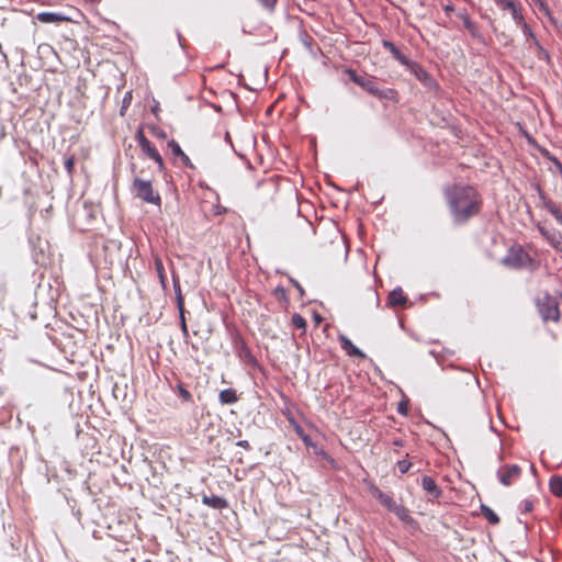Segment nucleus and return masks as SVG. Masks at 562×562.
I'll return each instance as SVG.
<instances>
[{"label":"nucleus","mask_w":562,"mask_h":562,"mask_svg":"<svg viewBox=\"0 0 562 562\" xmlns=\"http://www.w3.org/2000/svg\"><path fill=\"white\" fill-rule=\"evenodd\" d=\"M391 513H393L400 520L404 522H409L413 520L409 515V510L402 504L396 503Z\"/></svg>","instance_id":"nucleus-27"},{"label":"nucleus","mask_w":562,"mask_h":562,"mask_svg":"<svg viewBox=\"0 0 562 562\" xmlns=\"http://www.w3.org/2000/svg\"><path fill=\"white\" fill-rule=\"evenodd\" d=\"M550 492L557 496L562 497V476L553 475L549 482Z\"/></svg>","instance_id":"nucleus-28"},{"label":"nucleus","mask_w":562,"mask_h":562,"mask_svg":"<svg viewBox=\"0 0 562 562\" xmlns=\"http://www.w3.org/2000/svg\"><path fill=\"white\" fill-rule=\"evenodd\" d=\"M540 234L550 243L553 248H559L562 243V235L558 231H548L543 226L538 225Z\"/></svg>","instance_id":"nucleus-20"},{"label":"nucleus","mask_w":562,"mask_h":562,"mask_svg":"<svg viewBox=\"0 0 562 562\" xmlns=\"http://www.w3.org/2000/svg\"><path fill=\"white\" fill-rule=\"evenodd\" d=\"M135 138L138 142L140 149L157 164L159 171H162L165 169L164 159L150 140L145 136L142 128L136 132Z\"/></svg>","instance_id":"nucleus-6"},{"label":"nucleus","mask_w":562,"mask_h":562,"mask_svg":"<svg viewBox=\"0 0 562 562\" xmlns=\"http://www.w3.org/2000/svg\"><path fill=\"white\" fill-rule=\"evenodd\" d=\"M422 487L431 498H439L442 495V490L437 485L436 481L428 475L422 477Z\"/></svg>","instance_id":"nucleus-12"},{"label":"nucleus","mask_w":562,"mask_h":562,"mask_svg":"<svg viewBox=\"0 0 562 562\" xmlns=\"http://www.w3.org/2000/svg\"><path fill=\"white\" fill-rule=\"evenodd\" d=\"M396 467L402 474H405L413 467V463L407 461L406 459H403L397 461Z\"/></svg>","instance_id":"nucleus-38"},{"label":"nucleus","mask_w":562,"mask_h":562,"mask_svg":"<svg viewBox=\"0 0 562 562\" xmlns=\"http://www.w3.org/2000/svg\"><path fill=\"white\" fill-rule=\"evenodd\" d=\"M132 190L135 193V196L144 202L157 206L161 205V196L153 189L150 180H144L139 177H135L132 183Z\"/></svg>","instance_id":"nucleus-4"},{"label":"nucleus","mask_w":562,"mask_h":562,"mask_svg":"<svg viewBox=\"0 0 562 562\" xmlns=\"http://www.w3.org/2000/svg\"><path fill=\"white\" fill-rule=\"evenodd\" d=\"M290 282L297 289V291L300 292V295L303 296L304 295V289L302 288V285L293 278H290Z\"/></svg>","instance_id":"nucleus-46"},{"label":"nucleus","mask_w":562,"mask_h":562,"mask_svg":"<svg viewBox=\"0 0 562 562\" xmlns=\"http://www.w3.org/2000/svg\"><path fill=\"white\" fill-rule=\"evenodd\" d=\"M158 110H159V104H158V103H156V104L151 108V112H153L154 114H157V111H158Z\"/></svg>","instance_id":"nucleus-51"},{"label":"nucleus","mask_w":562,"mask_h":562,"mask_svg":"<svg viewBox=\"0 0 562 562\" xmlns=\"http://www.w3.org/2000/svg\"><path fill=\"white\" fill-rule=\"evenodd\" d=\"M535 190L537 191L539 199H540V205L548 210V212L557 220L559 224L562 225V211L559 204L553 202L551 199H549L543 190L541 189L540 184H535Z\"/></svg>","instance_id":"nucleus-9"},{"label":"nucleus","mask_w":562,"mask_h":562,"mask_svg":"<svg viewBox=\"0 0 562 562\" xmlns=\"http://www.w3.org/2000/svg\"><path fill=\"white\" fill-rule=\"evenodd\" d=\"M227 212V209L221 204L214 205V214L215 215H223Z\"/></svg>","instance_id":"nucleus-45"},{"label":"nucleus","mask_w":562,"mask_h":562,"mask_svg":"<svg viewBox=\"0 0 562 562\" xmlns=\"http://www.w3.org/2000/svg\"><path fill=\"white\" fill-rule=\"evenodd\" d=\"M218 400L223 405H232L238 401V395L234 389H225L220 392Z\"/></svg>","instance_id":"nucleus-23"},{"label":"nucleus","mask_w":562,"mask_h":562,"mask_svg":"<svg viewBox=\"0 0 562 562\" xmlns=\"http://www.w3.org/2000/svg\"><path fill=\"white\" fill-rule=\"evenodd\" d=\"M405 67L426 89L435 93L440 91L438 81L420 64L411 60Z\"/></svg>","instance_id":"nucleus-5"},{"label":"nucleus","mask_w":562,"mask_h":562,"mask_svg":"<svg viewBox=\"0 0 562 562\" xmlns=\"http://www.w3.org/2000/svg\"><path fill=\"white\" fill-rule=\"evenodd\" d=\"M179 312V325H180V329L182 331V335H183V339L184 341L188 344V340H189V330H188V325H187V319H186V310L184 311H178Z\"/></svg>","instance_id":"nucleus-30"},{"label":"nucleus","mask_w":562,"mask_h":562,"mask_svg":"<svg viewBox=\"0 0 562 562\" xmlns=\"http://www.w3.org/2000/svg\"><path fill=\"white\" fill-rule=\"evenodd\" d=\"M36 20L44 24H59L69 21V18L58 12H40Z\"/></svg>","instance_id":"nucleus-15"},{"label":"nucleus","mask_w":562,"mask_h":562,"mask_svg":"<svg viewBox=\"0 0 562 562\" xmlns=\"http://www.w3.org/2000/svg\"><path fill=\"white\" fill-rule=\"evenodd\" d=\"M382 46L391 53L394 59H396L401 65L406 66L411 59H408L396 45L389 41L382 40Z\"/></svg>","instance_id":"nucleus-16"},{"label":"nucleus","mask_w":562,"mask_h":562,"mask_svg":"<svg viewBox=\"0 0 562 562\" xmlns=\"http://www.w3.org/2000/svg\"><path fill=\"white\" fill-rule=\"evenodd\" d=\"M202 504L213 508V509H224L229 506L228 501L222 496L217 495H203Z\"/></svg>","instance_id":"nucleus-17"},{"label":"nucleus","mask_w":562,"mask_h":562,"mask_svg":"<svg viewBox=\"0 0 562 562\" xmlns=\"http://www.w3.org/2000/svg\"><path fill=\"white\" fill-rule=\"evenodd\" d=\"M314 449H315V453H316L317 456L322 457V459H324L325 461H327V462H328V463H330L331 465H335L336 461H335V459H334V458H333L328 452H326V451H325V450H323V449H319V450H318V449H317V447H316V448H314Z\"/></svg>","instance_id":"nucleus-39"},{"label":"nucleus","mask_w":562,"mask_h":562,"mask_svg":"<svg viewBox=\"0 0 562 562\" xmlns=\"http://www.w3.org/2000/svg\"><path fill=\"white\" fill-rule=\"evenodd\" d=\"M297 434L300 435L301 439L307 447L316 448V445L312 441V439L308 435L303 434V431L299 428H297Z\"/></svg>","instance_id":"nucleus-42"},{"label":"nucleus","mask_w":562,"mask_h":562,"mask_svg":"<svg viewBox=\"0 0 562 562\" xmlns=\"http://www.w3.org/2000/svg\"><path fill=\"white\" fill-rule=\"evenodd\" d=\"M502 10H509L515 22L522 21L521 4L517 0H494Z\"/></svg>","instance_id":"nucleus-11"},{"label":"nucleus","mask_w":562,"mask_h":562,"mask_svg":"<svg viewBox=\"0 0 562 562\" xmlns=\"http://www.w3.org/2000/svg\"><path fill=\"white\" fill-rule=\"evenodd\" d=\"M532 509H533V502L532 501H530V499L522 501V508H521V513L522 514L530 513Z\"/></svg>","instance_id":"nucleus-43"},{"label":"nucleus","mask_w":562,"mask_h":562,"mask_svg":"<svg viewBox=\"0 0 562 562\" xmlns=\"http://www.w3.org/2000/svg\"><path fill=\"white\" fill-rule=\"evenodd\" d=\"M370 492H371L372 496L374 498H376L380 502V504L383 507H385L387 510L391 512L394 508V506L396 505V502L394 501V498L391 495L382 492L378 486L372 485L370 488Z\"/></svg>","instance_id":"nucleus-13"},{"label":"nucleus","mask_w":562,"mask_h":562,"mask_svg":"<svg viewBox=\"0 0 562 562\" xmlns=\"http://www.w3.org/2000/svg\"><path fill=\"white\" fill-rule=\"evenodd\" d=\"M345 72L348 75L350 81L364 89L368 93L374 95L378 83L373 78H370L367 75H358L357 71L351 68H347Z\"/></svg>","instance_id":"nucleus-8"},{"label":"nucleus","mask_w":562,"mask_h":562,"mask_svg":"<svg viewBox=\"0 0 562 562\" xmlns=\"http://www.w3.org/2000/svg\"><path fill=\"white\" fill-rule=\"evenodd\" d=\"M499 448H501V450L503 449V446H502V443H499ZM498 459H499V461H502V460H503V454H502V451L499 452Z\"/></svg>","instance_id":"nucleus-52"},{"label":"nucleus","mask_w":562,"mask_h":562,"mask_svg":"<svg viewBox=\"0 0 562 562\" xmlns=\"http://www.w3.org/2000/svg\"><path fill=\"white\" fill-rule=\"evenodd\" d=\"M387 302L392 307L404 306L407 303V296L401 288H396L390 292Z\"/></svg>","instance_id":"nucleus-21"},{"label":"nucleus","mask_w":562,"mask_h":562,"mask_svg":"<svg viewBox=\"0 0 562 562\" xmlns=\"http://www.w3.org/2000/svg\"><path fill=\"white\" fill-rule=\"evenodd\" d=\"M522 31V33L528 37V38H531L532 40V44L535 43V40L536 36L532 32V30L530 29V26L527 24V22L525 21V18L522 16V21H519V22H515Z\"/></svg>","instance_id":"nucleus-32"},{"label":"nucleus","mask_w":562,"mask_h":562,"mask_svg":"<svg viewBox=\"0 0 562 562\" xmlns=\"http://www.w3.org/2000/svg\"><path fill=\"white\" fill-rule=\"evenodd\" d=\"M234 351L236 356L250 366L254 369L261 370V366L256 359V357L252 355L250 348L247 346L246 341L240 337L236 336L233 340Z\"/></svg>","instance_id":"nucleus-7"},{"label":"nucleus","mask_w":562,"mask_h":562,"mask_svg":"<svg viewBox=\"0 0 562 562\" xmlns=\"http://www.w3.org/2000/svg\"><path fill=\"white\" fill-rule=\"evenodd\" d=\"M0 54H1L4 58L7 57V56H5V54H4V53H3V50H2V45H1V44H0Z\"/></svg>","instance_id":"nucleus-53"},{"label":"nucleus","mask_w":562,"mask_h":562,"mask_svg":"<svg viewBox=\"0 0 562 562\" xmlns=\"http://www.w3.org/2000/svg\"><path fill=\"white\" fill-rule=\"evenodd\" d=\"M446 198L453 222L458 225L468 223L482 207L480 194L472 186L456 184L446 191Z\"/></svg>","instance_id":"nucleus-1"},{"label":"nucleus","mask_w":562,"mask_h":562,"mask_svg":"<svg viewBox=\"0 0 562 562\" xmlns=\"http://www.w3.org/2000/svg\"><path fill=\"white\" fill-rule=\"evenodd\" d=\"M537 9L548 19L549 23L557 30L562 29V24L552 15L549 5L543 0H533Z\"/></svg>","instance_id":"nucleus-18"},{"label":"nucleus","mask_w":562,"mask_h":562,"mask_svg":"<svg viewBox=\"0 0 562 562\" xmlns=\"http://www.w3.org/2000/svg\"><path fill=\"white\" fill-rule=\"evenodd\" d=\"M521 474V468L517 464H506L498 469L497 479L504 486H510Z\"/></svg>","instance_id":"nucleus-10"},{"label":"nucleus","mask_w":562,"mask_h":562,"mask_svg":"<svg viewBox=\"0 0 562 562\" xmlns=\"http://www.w3.org/2000/svg\"><path fill=\"white\" fill-rule=\"evenodd\" d=\"M260 5L267 10L268 12L272 13L276 10V5L278 0H257Z\"/></svg>","instance_id":"nucleus-36"},{"label":"nucleus","mask_w":562,"mask_h":562,"mask_svg":"<svg viewBox=\"0 0 562 562\" xmlns=\"http://www.w3.org/2000/svg\"><path fill=\"white\" fill-rule=\"evenodd\" d=\"M303 43L304 45L308 48V49H312V45L314 43V40L313 37H311L310 35H307L306 33L303 34Z\"/></svg>","instance_id":"nucleus-44"},{"label":"nucleus","mask_w":562,"mask_h":562,"mask_svg":"<svg viewBox=\"0 0 562 562\" xmlns=\"http://www.w3.org/2000/svg\"><path fill=\"white\" fill-rule=\"evenodd\" d=\"M274 296L280 300V301H284L286 302L288 301V296H286V291L283 286H277L274 289Z\"/></svg>","instance_id":"nucleus-40"},{"label":"nucleus","mask_w":562,"mask_h":562,"mask_svg":"<svg viewBox=\"0 0 562 562\" xmlns=\"http://www.w3.org/2000/svg\"><path fill=\"white\" fill-rule=\"evenodd\" d=\"M557 249L562 252V241H561V246Z\"/></svg>","instance_id":"nucleus-56"},{"label":"nucleus","mask_w":562,"mask_h":562,"mask_svg":"<svg viewBox=\"0 0 562 562\" xmlns=\"http://www.w3.org/2000/svg\"><path fill=\"white\" fill-rule=\"evenodd\" d=\"M533 45L537 49V55H538L539 59L548 60L550 58L549 53L542 47V45L540 44V42L538 40H535Z\"/></svg>","instance_id":"nucleus-35"},{"label":"nucleus","mask_w":562,"mask_h":562,"mask_svg":"<svg viewBox=\"0 0 562 562\" xmlns=\"http://www.w3.org/2000/svg\"><path fill=\"white\" fill-rule=\"evenodd\" d=\"M155 269L157 271L159 282H160L162 289L165 290L167 288V277L165 273L162 260L160 258L155 259Z\"/></svg>","instance_id":"nucleus-29"},{"label":"nucleus","mask_w":562,"mask_h":562,"mask_svg":"<svg viewBox=\"0 0 562 562\" xmlns=\"http://www.w3.org/2000/svg\"><path fill=\"white\" fill-rule=\"evenodd\" d=\"M374 97H376L378 99H381V100H390L393 102L398 101V92L392 88L380 89L378 87L376 92L374 93Z\"/></svg>","instance_id":"nucleus-24"},{"label":"nucleus","mask_w":562,"mask_h":562,"mask_svg":"<svg viewBox=\"0 0 562 562\" xmlns=\"http://www.w3.org/2000/svg\"><path fill=\"white\" fill-rule=\"evenodd\" d=\"M168 147L171 149L172 155L179 157L186 167L194 169V165L192 164L191 159L183 153L178 142L170 139L168 142Z\"/></svg>","instance_id":"nucleus-19"},{"label":"nucleus","mask_w":562,"mask_h":562,"mask_svg":"<svg viewBox=\"0 0 562 562\" xmlns=\"http://www.w3.org/2000/svg\"><path fill=\"white\" fill-rule=\"evenodd\" d=\"M339 342L342 350H345L349 357H356L361 359L367 358L366 353L362 350H360L357 346H355L348 337L340 335Z\"/></svg>","instance_id":"nucleus-14"},{"label":"nucleus","mask_w":562,"mask_h":562,"mask_svg":"<svg viewBox=\"0 0 562 562\" xmlns=\"http://www.w3.org/2000/svg\"><path fill=\"white\" fill-rule=\"evenodd\" d=\"M537 310L544 323L559 322L560 321V308L557 297L550 295L548 292L542 293L536 297Z\"/></svg>","instance_id":"nucleus-3"},{"label":"nucleus","mask_w":562,"mask_h":562,"mask_svg":"<svg viewBox=\"0 0 562 562\" xmlns=\"http://www.w3.org/2000/svg\"><path fill=\"white\" fill-rule=\"evenodd\" d=\"M154 134L157 135V127H154Z\"/></svg>","instance_id":"nucleus-57"},{"label":"nucleus","mask_w":562,"mask_h":562,"mask_svg":"<svg viewBox=\"0 0 562 562\" xmlns=\"http://www.w3.org/2000/svg\"><path fill=\"white\" fill-rule=\"evenodd\" d=\"M393 445L396 446V447H402L403 446V441L401 439H397V440L393 441Z\"/></svg>","instance_id":"nucleus-50"},{"label":"nucleus","mask_w":562,"mask_h":562,"mask_svg":"<svg viewBox=\"0 0 562 562\" xmlns=\"http://www.w3.org/2000/svg\"><path fill=\"white\" fill-rule=\"evenodd\" d=\"M159 136H161V137H166L165 132L159 133Z\"/></svg>","instance_id":"nucleus-55"},{"label":"nucleus","mask_w":562,"mask_h":562,"mask_svg":"<svg viewBox=\"0 0 562 562\" xmlns=\"http://www.w3.org/2000/svg\"><path fill=\"white\" fill-rule=\"evenodd\" d=\"M458 16L462 20L464 27L471 33L472 36L477 35V25L471 21L467 10L458 13Z\"/></svg>","instance_id":"nucleus-25"},{"label":"nucleus","mask_w":562,"mask_h":562,"mask_svg":"<svg viewBox=\"0 0 562 562\" xmlns=\"http://www.w3.org/2000/svg\"><path fill=\"white\" fill-rule=\"evenodd\" d=\"M236 446H238V447H240V448H243L245 450H250L251 449V447H250V445H249V442L247 440H239V441L236 442Z\"/></svg>","instance_id":"nucleus-47"},{"label":"nucleus","mask_w":562,"mask_h":562,"mask_svg":"<svg viewBox=\"0 0 562 562\" xmlns=\"http://www.w3.org/2000/svg\"><path fill=\"white\" fill-rule=\"evenodd\" d=\"M409 404L407 400H402L397 405V412L401 415L406 416L408 414Z\"/></svg>","instance_id":"nucleus-41"},{"label":"nucleus","mask_w":562,"mask_h":562,"mask_svg":"<svg viewBox=\"0 0 562 562\" xmlns=\"http://www.w3.org/2000/svg\"><path fill=\"white\" fill-rule=\"evenodd\" d=\"M178 40H179V43L180 45L182 46V43H181V34L178 32Z\"/></svg>","instance_id":"nucleus-54"},{"label":"nucleus","mask_w":562,"mask_h":562,"mask_svg":"<svg viewBox=\"0 0 562 562\" xmlns=\"http://www.w3.org/2000/svg\"><path fill=\"white\" fill-rule=\"evenodd\" d=\"M366 296L369 301H371L376 307L380 304L379 294L375 290L369 288L366 292Z\"/></svg>","instance_id":"nucleus-37"},{"label":"nucleus","mask_w":562,"mask_h":562,"mask_svg":"<svg viewBox=\"0 0 562 562\" xmlns=\"http://www.w3.org/2000/svg\"><path fill=\"white\" fill-rule=\"evenodd\" d=\"M75 156H68L65 158L64 160V166H65V169L68 173V176L71 178L72 177V173H74V169H75Z\"/></svg>","instance_id":"nucleus-34"},{"label":"nucleus","mask_w":562,"mask_h":562,"mask_svg":"<svg viewBox=\"0 0 562 562\" xmlns=\"http://www.w3.org/2000/svg\"><path fill=\"white\" fill-rule=\"evenodd\" d=\"M481 514L483 517L491 524V525H498L501 519L498 515L487 505L482 504L481 507Z\"/></svg>","instance_id":"nucleus-26"},{"label":"nucleus","mask_w":562,"mask_h":562,"mask_svg":"<svg viewBox=\"0 0 562 562\" xmlns=\"http://www.w3.org/2000/svg\"><path fill=\"white\" fill-rule=\"evenodd\" d=\"M443 10H445L446 13H450V12L454 11V7L452 4H446L443 7Z\"/></svg>","instance_id":"nucleus-49"},{"label":"nucleus","mask_w":562,"mask_h":562,"mask_svg":"<svg viewBox=\"0 0 562 562\" xmlns=\"http://www.w3.org/2000/svg\"><path fill=\"white\" fill-rule=\"evenodd\" d=\"M172 284H173V290H175V294H176L177 308H178V311H184L186 310L184 308V297L181 292L180 280H179V277L175 272L172 273Z\"/></svg>","instance_id":"nucleus-22"},{"label":"nucleus","mask_w":562,"mask_h":562,"mask_svg":"<svg viewBox=\"0 0 562 562\" xmlns=\"http://www.w3.org/2000/svg\"><path fill=\"white\" fill-rule=\"evenodd\" d=\"M501 262L508 269L520 270L531 266L533 260L521 245L515 244L508 248Z\"/></svg>","instance_id":"nucleus-2"},{"label":"nucleus","mask_w":562,"mask_h":562,"mask_svg":"<svg viewBox=\"0 0 562 562\" xmlns=\"http://www.w3.org/2000/svg\"><path fill=\"white\" fill-rule=\"evenodd\" d=\"M292 325L297 328V329H302L303 331L306 330V326H307V323L305 321V318L297 314V313H294L292 315Z\"/></svg>","instance_id":"nucleus-31"},{"label":"nucleus","mask_w":562,"mask_h":562,"mask_svg":"<svg viewBox=\"0 0 562 562\" xmlns=\"http://www.w3.org/2000/svg\"><path fill=\"white\" fill-rule=\"evenodd\" d=\"M179 396L187 403L193 402L192 394L184 387L182 383L177 385Z\"/></svg>","instance_id":"nucleus-33"},{"label":"nucleus","mask_w":562,"mask_h":562,"mask_svg":"<svg viewBox=\"0 0 562 562\" xmlns=\"http://www.w3.org/2000/svg\"><path fill=\"white\" fill-rule=\"evenodd\" d=\"M121 390L120 387L117 386V384H114L113 386V396L119 400L121 397V394H120Z\"/></svg>","instance_id":"nucleus-48"},{"label":"nucleus","mask_w":562,"mask_h":562,"mask_svg":"<svg viewBox=\"0 0 562 562\" xmlns=\"http://www.w3.org/2000/svg\"><path fill=\"white\" fill-rule=\"evenodd\" d=\"M35 261L38 263L41 261V259L38 257H36Z\"/></svg>","instance_id":"nucleus-58"}]
</instances>
